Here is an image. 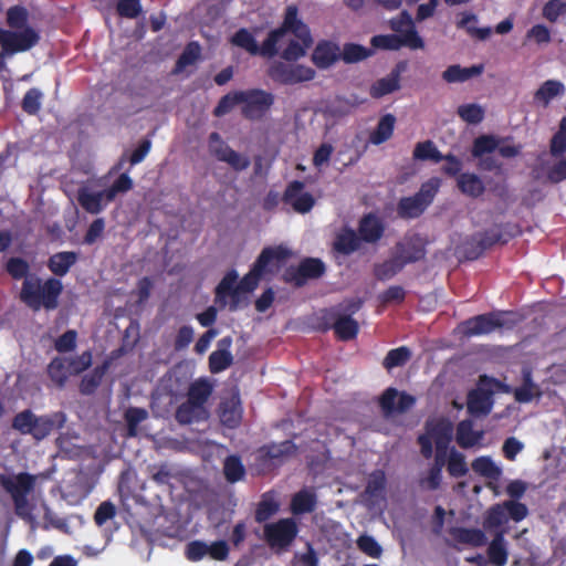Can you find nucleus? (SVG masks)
I'll list each match as a JSON object with an SVG mask.
<instances>
[{
	"mask_svg": "<svg viewBox=\"0 0 566 566\" xmlns=\"http://www.w3.org/2000/svg\"><path fill=\"white\" fill-rule=\"evenodd\" d=\"M426 208V201H422L420 196L415 195L401 198L397 206V212L400 218L413 219L422 214Z\"/></svg>",
	"mask_w": 566,
	"mask_h": 566,
	"instance_id": "41",
	"label": "nucleus"
},
{
	"mask_svg": "<svg viewBox=\"0 0 566 566\" xmlns=\"http://www.w3.org/2000/svg\"><path fill=\"white\" fill-rule=\"evenodd\" d=\"M564 84L559 81L548 80L544 82L535 93V99L547 104L554 97L564 93Z\"/></svg>",
	"mask_w": 566,
	"mask_h": 566,
	"instance_id": "55",
	"label": "nucleus"
},
{
	"mask_svg": "<svg viewBox=\"0 0 566 566\" xmlns=\"http://www.w3.org/2000/svg\"><path fill=\"white\" fill-rule=\"evenodd\" d=\"M77 253L73 251H62L54 253L48 260V268L57 279L66 275L70 269L76 263Z\"/></svg>",
	"mask_w": 566,
	"mask_h": 566,
	"instance_id": "28",
	"label": "nucleus"
},
{
	"mask_svg": "<svg viewBox=\"0 0 566 566\" xmlns=\"http://www.w3.org/2000/svg\"><path fill=\"white\" fill-rule=\"evenodd\" d=\"M312 62L319 70H327L339 61V45L333 41H319L312 53Z\"/></svg>",
	"mask_w": 566,
	"mask_h": 566,
	"instance_id": "20",
	"label": "nucleus"
},
{
	"mask_svg": "<svg viewBox=\"0 0 566 566\" xmlns=\"http://www.w3.org/2000/svg\"><path fill=\"white\" fill-rule=\"evenodd\" d=\"M459 117L468 124H480L484 118V109L474 103L463 104L457 111Z\"/></svg>",
	"mask_w": 566,
	"mask_h": 566,
	"instance_id": "58",
	"label": "nucleus"
},
{
	"mask_svg": "<svg viewBox=\"0 0 566 566\" xmlns=\"http://www.w3.org/2000/svg\"><path fill=\"white\" fill-rule=\"evenodd\" d=\"M449 534L454 543L471 547H482L488 543L484 531L475 527L453 526L450 527Z\"/></svg>",
	"mask_w": 566,
	"mask_h": 566,
	"instance_id": "24",
	"label": "nucleus"
},
{
	"mask_svg": "<svg viewBox=\"0 0 566 566\" xmlns=\"http://www.w3.org/2000/svg\"><path fill=\"white\" fill-rule=\"evenodd\" d=\"M29 20V12L22 6L10 7L7 11V24L11 29L21 30L27 28Z\"/></svg>",
	"mask_w": 566,
	"mask_h": 566,
	"instance_id": "60",
	"label": "nucleus"
},
{
	"mask_svg": "<svg viewBox=\"0 0 566 566\" xmlns=\"http://www.w3.org/2000/svg\"><path fill=\"white\" fill-rule=\"evenodd\" d=\"M42 98V92L36 87H32L24 94L21 107L27 114L35 115L41 109Z\"/></svg>",
	"mask_w": 566,
	"mask_h": 566,
	"instance_id": "59",
	"label": "nucleus"
},
{
	"mask_svg": "<svg viewBox=\"0 0 566 566\" xmlns=\"http://www.w3.org/2000/svg\"><path fill=\"white\" fill-rule=\"evenodd\" d=\"M270 40L271 34L269 32L265 40L259 45L253 34L248 29L241 28L230 38V43L243 49L253 56L260 55L270 59L279 54V48L275 46L273 41L268 45Z\"/></svg>",
	"mask_w": 566,
	"mask_h": 566,
	"instance_id": "9",
	"label": "nucleus"
},
{
	"mask_svg": "<svg viewBox=\"0 0 566 566\" xmlns=\"http://www.w3.org/2000/svg\"><path fill=\"white\" fill-rule=\"evenodd\" d=\"M389 27L397 36H403L408 32L419 34L411 14L407 10H403L397 17L391 18L389 20Z\"/></svg>",
	"mask_w": 566,
	"mask_h": 566,
	"instance_id": "53",
	"label": "nucleus"
},
{
	"mask_svg": "<svg viewBox=\"0 0 566 566\" xmlns=\"http://www.w3.org/2000/svg\"><path fill=\"white\" fill-rule=\"evenodd\" d=\"M411 356L412 353L407 346L390 349L382 360V366L387 370H391L396 367H402L410 360Z\"/></svg>",
	"mask_w": 566,
	"mask_h": 566,
	"instance_id": "51",
	"label": "nucleus"
},
{
	"mask_svg": "<svg viewBox=\"0 0 566 566\" xmlns=\"http://www.w3.org/2000/svg\"><path fill=\"white\" fill-rule=\"evenodd\" d=\"M304 188L303 181L293 180L286 186L282 196V201L301 214L310 212L315 206V198L312 193L304 191Z\"/></svg>",
	"mask_w": 566,
	"mask_h": 566,
	"instance_id": "14",
	"label": "nucleus"
},
{
	"mask_svg": "<svg viewBox=\"0 0 566 566\" xmlns=\"http://www.w3.org/2000/svg\"><path fill=\"white\" fill-rule=\"evenodd\" d=\"M106 201L105 190L92 192L87 188H80L77 191L78 205L91 214H98L105 208Z\"/></svg>",
	"mask_w": 566,
	"mask_h": 566,
	"instance_id": "27",
	"label": "nucleus"
},
{
	"mask_svg": "<svg viewBox=\"0 0 566 566\" xmlns=\"http://www.w3.org/2000/svg\"><path fill=\"white\" fill-rule=\"evenodd\" d=\"M407 70V62L400 61L386 77L375 81L369 87V95L379 99L388 94L400 90L401 74Z\"/></svg>",
	"mask_w": 566,
	"mask_h": 566,
	"instance_id": "17",
	"label": "nucleus"
},
{
	"mask_svg": "<svg viewBox=\"0 0 566 566\" xmlns=\"http://www.w3.org/2000/svg\"><path fill=\"white\" fill-rule=\"evenodd\" d=\"M108 369V363L104 361L102 365L96 366L91 373L83 376L78 389L82 395H93L102 382Z\"/></svg>",
	"mask_w": 566,
	"mask_h": 566,
	"instance_id": "40",
	"label": "nucleus"
},
{
	"mask_svg": "<svg viewBox=\"0 0 566 566\" xmlns=\"http://www.w3.org/2000/svg\"><path fill=\"white\" fill-rule=\"evenodd\" d=\"M233 364L232 353L213 350L208 359L209 371L211 374H220Z\"/></svg>",
	"mask_w": 566,
	"mask_h": 566,
	"instance_id": "56",
	"label": "nucleus"
},
{
	"mask_svg": "<svg viewBox=\"0 0 566 566\" xmlns=\"http://www.w3.org/2000/svg\"><path fill=\"white\" fill-rule=\"evenodd\" d=\"M468 412L473 416L488 415L492 409L490 392L474 389L468 394Z\"/></svg>",
	"mask_w": 566,
	"mask_h": 566,
	"instance_id": "32",
	"label": "nucleus"
},
{
	"mask_svg": "<svg viewBox=\"0 0 566 566\" xmlns=\"http://www.w3.org/2000/svg\"><path fill=\"white\" fill-rule=\"evenodd\" d=\"M396 117L392 114H385L378 120L376 128L369 135L373 145H380L391 138L395 129Z\"/></svg>",
	"mask_w": 566,
	"mask_h": 566,
	"instance_id": "39",
	"label": "nucleus"
},
{
	"mask_svg": "<svg viewBox=\"0 0 566 566\" xmlns=\"http://www.w3.org/2000/svg\"><path fill=\"white\" fill-rule=\"evenodd\" d=\"M7 43L3 46V54L12 55L18 52H24L36 45L40 41L39 33L31 27L21 29V31H9Z\"/></svg>",
	"mask_w": 566,
	"mask_h": 566,
	"instance_id": "18",
	"label": "nucleus"
},
{
	"mask_svg": "<svg viewBox=\"0 0 566 566\" xmlns=\"http://www.w3.org/2000/svg\"><path fill=\"white\" fill-rule=\"evenodd\" d=\"M287 33L293 34L294 38L307 40L312 36L308 25L300 17L298 8L295 4L285 8L281 25L270 31L271 40L269 44L273 41L275 46L279 48L280 42Z\"/></svg>",
	"mask_w": 566,
	"mask_h": 566,
	"instance_id": "7",
	"label": "nucleus"
},
{
	"mask_svg": "<svg viewBox=\"0 0 566 566\" xmlns=\"http://www.w3.org/2000/svg\"><path fill=\"white\" fill-rule=\"evenodd\" d=\"M134 187V182L127 172H123L119 177L112 184L111 187L104 189L106 195V202H112L115 200L118 193H125L132 190Z\"/></svg>",
	"mask_w": 566,
	"mask_h": 566,
	"instance_id": "57",
	"label": "nucleus"
},
{
	"mask_svg": "<svg viewBox=\"0 0 566 566\" xmlns=\"http://www.w3.org/2000/svg\"><path fill=\"white\" fill-rule=\"evenodd\" d=\"M296 446L291 440L281 443H271L260 448L259 453L262 461L271 462L273 460H282L284 457L293 454Z\"/></svg>",
	"mask_w": 566,
	"mask_h": 566,
	"instance_id": "34",
	"label": "nucleus"
},
{
	"mask_svg": "<svg viewBox=\"0 0 566 566\" xmlns=\"http://www.w3.org/2000/svg\"><path fill=\"white\" fill-rule=\"evenodd\" d=\"M374 54V50L358 43L348 42L339 48V60L346 64L361 62Z\"/></svg>",
	"mask_w": 566,
	"mask_h": 566,
	"instance_id": "37",
	"label": "nucleus"
},
{
	"mask_svg": "<svg viewBox=\"0 0 566 566\" xmlns=\"http://www.w3.org/2000/svg\"><path fill=\"white\" fill-rule=\"evenodd\" d=\"M66 416L62 411L35 415L31 409L18 412L11 422V428L22 436H31L40 442L46 439L53 431L64 427Z\"/></svg>",
	"mask_w": 566,
	"mask_h": 566,
	"instance_id": "2",
	"label": "nucleus"
},
{
	"mask_svg": "<svg viewBox=\"0 0 566 566\" xmlns=\"http://www.w3.org/2000/svg\"><path fill=\"white\" fill-rule=\"evenodd\" d=\"M426 432L439 449H449L452 441L453 426L450 420L440 418L426 422Z\"/></svg>",
	"mask_w": 566,
	"mask_h": 566,
	"instance_id": "22",
	"label": "nucleus"
},
{
	"mask_svg": "<svg viewBox=\"0 0 566 566\" xmlns=\"http://www.w3.org/2000/svg\"><path fill=\"white\" fill-rule=\"evenodd\" d=\"M297 532L293 518H281L264 526V538L270 547L286 548L293 543Z\"/></svg>",
	"mask_w": 566,
	"mask_h": 566,
	"instance_id": "10",
	"label": "nucleus"
},
{
	"mask_svg": "<svg viewBox=\"0 0 566 566\" xmlns=\"http://www.w3.org/2000/svg\"><path fill=\"white\" fill-rule=\"evenodd\" d=\"M361 239L353 229L346 228L337 234L334 241L335 251L349 255L360 248Z\"/></svg>",
	"mask_w": 566,
	"mask_h": 566,
	"instance_id": "36",
	"label": "nucleus"
},
{
	"mask_svg": "<svg viewBox=\"0 0 566 566\" xmlns=\"http://www.w3.org/2000/svg\"><path fill=\"white\" fill-rule=\"evenodd\" d=\"M474 235L479 240L480 245L483 247V252H485V250L492 248L496 243H507L509 240L514 237V233H507V235L505 237L504 233L501 231V226H495L482 232H476L474 233Z\"/></svg>",
	"mask_w": 566,
	"mask_h": 566,
	"instance_id": "44",
	"label": "nucleus"
},
{
	"mask_svg": "<svg viewBox=\"0 0 566 566\" xmlns=\"http://www.w3.org/2000/svg\"><path fill=\"white\" fill-rule=\"evenodd\" d=\"M403 268V262L395 254L392 258L375 264L374 275L378 281H387L398 274Z\"/></svg>",
	"mask_w": 566,
	"mask_h": 566,
	"instance_id": "46",
	"label": "nucleus"
},
{
	"mask_svg": "<svg viewBox=\"0 0 566 566\" xmlns=\"http://www.w3.org/2000/svg\"><path fill=\"white\" fill-rule=\"evenodd\" d=\"M213 390L212 385L206 378H199L190 384L187 394V400L191 401V403H196L202 407H206V402L211 396Z\"/></svg>",
	"mask_w": 566,
	"mask_h": 566,
	"instance_id": "42",
	"label": "nucleus"
},
{
	"mask_svg": "<svg viewBox=\"0 0 566 566\" xmlns=\"http://www.w3.org/2000/svg\"><path fill=\"white\" fill-rule=\"evenodd\" d=\"M317 496L313 490L302 489L291 500V512L294 515L312 513L316 509Z\"/></svg>",
	"mask_w": 566,
	"mask_h": 566,
	"instance_id": "29",
	"label": "nucleus"
},
{
	"mask_svg": "<svg viewBox=\"0 0 566 566\" xmlns=\"http://www.w3.org/2000/svg\"><path fill=\"white\" fill-rule=\"evenodd\" d=\"M325 272L326 266L321 259L305 258L297 266L287 268L283 279L286 283H293L295 286L301 287L305 285L308 280L322 277Z\"/></svg>",
	"mask_w": 566,
	"mask_h": 566,
	"instance_id": "8",
	"label": "nucleus"
},
{
	"mask_svg": "<svg viewBox=\"0 0 566 566\" xmlns=\"http://www.w3.org/2000/svg\"><path fill=\"white\" fill-rule=\"evenodd\" d=\"M290 255L291 252L282 245L268 247L261 251L252 266L263 276L275 274Z\"/></svg>",
	"mask_w": 566,
	"mask_h": 566,
	"instance_id": "15",
	"label": "nucleus"
},
{
	"mask_svg": "<svg viewBox=\"0 0 566 566\" xmlns=\"http://www.w3.org/2000/svg\"><path fill=\"white\" fill-rule=\"evenodd\" d=\"M488 560L493 566H505L509 559L507 543L505 539V530L495 532L486 549Z\"/></svg>",
	"mask_w": 566,
	"mask_h": 566,
	"instance_id": "25",
	"label": "nucleus"
},
{
	"mask_svg": "<svg viewBox=\"0 0 566 566\" xmlns=\"http://www.w3.org/2000/svg\"><path fill=\"white\" fill-rule=\"evenodd\" d=\"M566 151V116L562 118L558 132L551 140V153L554 157Z\"/></svg>",
	"mask_w": 566,
	"mask_h": 566,
	"instance_id": "64",
	"label": "nucleus"
},
{
	"mask_svg": "<svg viewBox=\"0 0 566 566\" xmlns=\"http://www.w3.org/2000/svg\"><path fill=\"white\" fill-rule=\"evenodd\" d=\"M483 431H475L473 422L469 419L462 420L457 426L455 440L462 449H470L478 444L483 438Z\"/></svg>",
	"mask_w": 566,
	"mask_h": 566,
	"instance_id": "30",
	"label": "nucleus"
},
{
	"mask_svg": "<svg viewBox=\"0 0 566 566\" xmlns=\"http://www.w3.org/2000/svg\"><path fill=\"white\" fill-rule=\"evenodd\" d=\"M426 254L424 242L419 235L406 238L396 244V255L400 258L405 265L424 259Z\"/></svg>",
	"mask_w": 566,
	"mask_h": 566,
	"instance_id": "19",
	"label": "nucleus"
},
{
	"mask_svg": "<svg viewBox=\"0 0 566 566\" xmlns=\"http://www.w3.org/2000/svg\"><path fill=\"white\" fill-rule=\"evenodd\" d=\"M30 269L29 262L21 256H11L4 263L6 272L14 281H24L25 277H30L32 275Z\"/></svg>",
	"mask_w": 566,
	"mask_h": 566,
	"instance_id": "47",
	"label": "nucleus"
},
{
	"mask_svg": "<svg viewBox=\"0 0 566 566\" xmlns=\"http://www.w3.org/2000/svg\"><path fill=\"white\" fill-rule=\"evenodd\" d=\"M373 50L398 51L401 48L410 50H420L424 48L423 39L413 32H408L403 36L396 34H378L370 39Z\"/></svg>",
	"mask_w": 566,
	"mask_h": 566,
	"instance_id": "12",
	"label": "nucleus"
},
{
	"mask_svg": "<svg viewBox=\"0 0 566 566\" xmlns=\"http://www.w3.org/2000/svg\"><path fill=\"white\" fill-rule=\"evenodd\" d=\"M63 293V283L55 276L42 280L36 274L25 277L20 290V300L33 311H54Z\"/></svg>",
	"mask_w": 566,
	"mask_h": 566,
	"instance_id": "1",
	"label": "nucleus"
},
{
	"mask_svg": "<svg viewBox=\"0 0 566 566\" xmlns=\"http://www.w3.org/2000/svg\"><path fill=\"white\" fill-rule=\"evenodd\" d=\"M333 329L339 340L347 342L357 337L359 325L350 315H338L334 321Z\"/></svg>",
	"mask_w": 566,
	"mask_h": 566,
	"instance_id": "35",
	"label": "nucleus"
},
{
	"mask_svg": "<svg viewBox=\"0 0 566 566\" xmlns=\"http://www.w3.org/2000/svg\"><path fill=\"white\" fill-rule=\"evenodd\" d=\"M46 373L55 387L59 389L64 388L70 377L67 358L60 356L54 357L48 365Z\"/></svg>",
	"mask_w": 566,
	"mask_h": 566,
	"instance_id": "38",
	"label": "nucleus"
},
{
	"mask_svg": "<svg viewBox=\"0 0 566 566\" xmlns=\"http://www.w3.org/2000/svg\"><path fill=\"white\" fill-rule=\"evenodd\" d=\"M457 186L463 195L471 198H479L485 191V186L482 179L478 175L471 172L460 174L457 178Z\"/></svg>",
	"mask_w": 566,
	"mask_h": 566,
	"instance_id": "33",
	"label": "nucleus"
},
{
	"mask_svg": "<svg viewBox=\"0 0 566 566\" xmlns=\"http://www.w3.org/2000/svg\"><path fill=\"white\" fill-rule=\"evenodd\" d=\"M499 145L500 138L494 135H480L473 140L471 155L474 158H481L482 156L496 150Z\"/></svg>",
	"mask_w": 566,
	"mask_h": 566,
	"instance_id": "50",
	"label": "nucleus"
},
{
	"mask_svg": "<svg viewBox=\"0 0 566 566\" xmlns=\"http://www.w3.org/2000/svg\"><path fill=\"white\" fill-rule=\"evenodd\" d=\"M416 403V398L407 392H399L396 388H387L379 398V407L385 417L394 413H403Z\"/></svg>",
	"mask_w": 566,
	"mask_h": 566,
	"instance_id": "16",
	"label": "nucleus"
},
{
	"mask_svg": "<svg viewBox=\"0 0 566 566\" xmlns=\"http://www.w3.org/2000/svg\"><path fill=\"white\" fill-rule=\"evenodd\" d=\"M279 509L280 504L274 499V495L271 492L264 493L255 510V521L258 523L268 521L279 511Z\"/></svg>",
	"mask_w": 566,
	"mask_h": 566,
	"instance_id": "49",
	"label": "nucleus"
},
{
	"mask_svg": "<svg viewBox=\"0 0 566 566\" xmlns=\"http://www.w3.org/2000/svg\"><path fill=\"white\" fill-rule=\"evenodd\" d=\"M201 55V46L197 41L189 42L176 61L172 73L179 74L187 66L193 65Z\"/></svg>",
	"mask_w": 566,
	"mask_h": 566,
	"instance_id": "45",
	"label": "nucleus"
},
{
	"mask_svg": "<svg viewBox=\"0 0 566 566\" xmlns=\"http://www.w3.org/2000/svg\"><path fill=\"white\" fill-rule=\"evenodd\" d=\"M447 471L453 478H462L469 472L464 454L454 448H451L449 452Z\"/></svg>",
	"mask_w": 566,
	"mask_h": 566,
	"instance_id": "54",
	"label": "nucleus"
},
{
	"mask_svg": "<svg viewBox=\"0 0 566 566\" xmlns=\"http://www.w3.org/2000/svg\"><path fill=\"white\" fill-rule=\"evenodd\" d=\"M148 417L145 409L138 407H130L125 411V421L127 424L128 436L135 437L137 434L138 424Z\"/></svg>",
	"mask_w": 566,
	"mask_h": 566,
	"instance_id": "62",
	"label": "nucleus"
},
{
	"mask_svg": "<svg viewBox=\"0 0 566 566\" xmlns=\"http://www.w3.org/2000/svg\"><path fill=\"white\" fill-rule=\"evenodd\" d=\"M484 66L482 64L472 65L470 67H462L459 64H453L447 67L442 73V78L447 83H463L474 76L483 73Z\"/></svg>",
	"mask_w": 566,
	"mask_h": 566,
	"instance_id": "31",
	"label": "nucleus"
},
{
	"mask_svg": "<svg viewBox=\"0 0 566 566\" xmlns=\"http://www.w3.org/2000/svg\"><path fill=\"white\" fill-rule=\"evenodd\" d=\"M263 275L258 272L253 266L247 273L239 284H237L238 273L234 270L229 271L223 279L219 282L216 287V300L223 302L226 297H230V310L235 311L239 307L241 301V292L251 293L253 292Z\"/></svg>",
	"mask_w": 566,
	"mask_h": 566,
	"instance_id": "3",
	"label": "nucleus"
},
{
	"mask_svg": "<svg viewBox=\"0 0 566 566\" xmlns=\"http://www.w3.org/2000/svg\"><path fill=\"white\" fill-rule=\"evenodd\" d=\"M175 418L180 424H191L206 420L208 418V411L206 407L186 400L177 408Z\"/></svg>",
	"mask_w": 566,
	"mask_h": 566,
	"instance_id": "26",
	"label": "nucleus"
},
{
	"mask_svg": "<svg viewBox=\"0 0 566 566\" xmlns=\"http://www.w3.org/2000/svg\"><path fill=\"white\" fill-rule=\"evenodd\" d=\"M507 314V312H491L476 315L463 323L464 332L469 336L490 334L506 325L504 316Z\"/></svg>",
	"mask_w": 566,
	"mask_h": 566,
	"instance_id": "13",
	"label": "nucleus"
},
{
	"mask_svg": "<svg viewBox=\"0 0 566 566\" xmlns=\"http://www.w3.org/2000/svg\"><path fill=\"white\" fill-rule=\"evenodd\" d=\"M0 485L10 494L15 513L18 515L25 514L30 509L28 496L34 490L35 476L28 472L13 475L1 474Z\"/></svg>",
	"mask_w": 566,
	"mask_h": 566,
	"instance_id": "4",
	"label": "nucleus"
},
{
	"mask_svg": "<svg viewBox=\"0 0 566 566\" xmlns=\"http://www.w3.org/2000/svg\"><path fill=\"white\" fill-rule=\"evenodd\" d=\"M209 142L211 144L212 155L219 161L228 164L234 171H243L251 165V160L248 156L241 155L232 149L221 139V136L217 132L210 134Z\"/></svg>",
	"mask_w": 566,
	"mask_h": 566,
	"instance_id": "11",
	"label": "nucleus"
},
{
	"mask_svg": "<svg viewBox=\"0 0 566 566\" xmlns=\"http://www.w3.org/2000/svg\"><path fill=\"white\" fill-rule=\"evenodd\" d=\"M413 159L416 160H430L432 163H440L443 160V155L437 148L432 140L420 142L415 146L412 153Z\"/></svg>",
	"mask_w": 566,
	"mask_h": 566,
	"instance_id": "48",
	"label": "nucleus"
},
{
	"mask_svg": "<svg viewBox=\"0 0 566 566\" xmlns=\"http://www.w3.org/2000/svg\"><path fill=\"white\" fill-rule=\"evenodd\" d=\"M241 115L249 120H261L274 104V95L262 88L240 91Z\"/></svg>",
	"mask_w": 566,
	"mask_h": 566,
	"instance_id": "5",
	"label": "nucleus"
},
{
	"mask_svg": "<svg viewBox=\"0 0 566 566\" xmlns=\"http://www.w3.org/2000/svg\"><path fill=\"white\" fill-rule=\"evenodd\" d=\"M269 77L281 85H295L312 81L316 72L303 64H289L281 61L272 63L268 70Z\"/></svg>",
	"mask_w": 566,
	"mask_h": 566,
	"instance_id": "6",
	"label": "nucleus"
},
{
	"mask_svg": "<svg viewBox=\"0 0 566 566\" xmlns=\"http://www.w3.org/2000/svg\"><path fill=\"white\" fill-rule=\"evenodd\" d=\"M472 470L485 478L495 479L500 474V469L489 457H479L472 462Z\"/></svg>",
	"mask_w": 566,
	"mask_h": 566,
	"instance_id": "61",
	"label": "nucleus"
},
{
	"mask_svg": "<svg viewBox=\"0 0 566 566\" xmlns=\"http://www.w3.org/2000/svg\"><path fill=\"white\" fill-rule=\"evenodd\" d=\"M313 44V38L307 39L294 38L290 40L286 48L282 51L281 57L286 62H296L305 56L306 50Z\"/></svg>",
	"mask_w": 566,
	"mask_h": 566,
	"instance_id": "43",
	"label": "nucleus"
},
{
	"mask_svg": "<svg viewBox=\"0 0 566 566\" xmlns=\"http://www.w3.org/2000/svg\"><path fill=\"white\" fill-rule=\"evenodd\" d=\"M507 521L504 505L495 504L489 509L484 518L486 530L499 528Z\"/></svg>",
	"mask_w": 566,
	"mask_h": 566,
	"instance_id": "63",
	"label": "nucleus"
},
{
	"mask_svg": "<svg viewBox=\"0 0 566 566\" xmlns=\"http://www.w3.org/2000/svg\"><path fill=\"white\" fill-rule=\"evenodd\" d=\"M219 417L221 423L230 429H235L242 420V407L238 395L222 400L219 406Z\"/></svg>",
	"mask_w": 566,
	"mask_h": 566,
	"instance_id": "23",
	"label": "nucleus"
},
{
	"mask_svg": "<svg viewBox=\"0 0 566 566\" xmlns=\"http://www.w3.org/2000/svg\"><path fill=\"white\" fill-rule=\"evenodd\" d=\"M223 474L229 483H237L245 475V468L238 455H229L223 463Z\"/></svg>",
	"mask_w": 566,
	"mask_h": 566,
	"instance_id": "52",
	"label": "nucleus"
},
{
	"mask_svg": "<svg viewBox=\"0 0 566 566\" xmlns=\"http://www.w3.org/2000/svg\"><path fill=\"white\" fill-rule=\"evenodd\" d=\"M358 235L366 243H377L385 233L382 220L375 213L364 214L358 223Z\"/></svg>",
	"mask_w": 566,
	"mask_h": 566,
	"instance_id": "21",
	"label": "nucleus"
}]
</instances>
